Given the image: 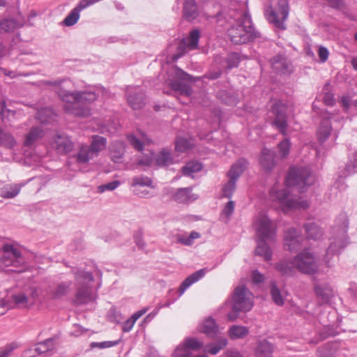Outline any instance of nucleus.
<instances>
[{
  "mask_svg": "<svg viewBox=\"0 0 357 357\" xmlns=\"http://www.w3.org/2000/svg\"><path fill=\"white\" fill-rule=\"evenodd\" d=\"M46 84L56 86L55 92L59 98L65 102L63 109L66 113L77 117H88L91 115L89 105L98 98L95 91H70L66 87L70 85L71 82L65 79L47 81Z\"/></svg>",
  "mask_w": 357,
  "mask_h": 357,
  "instance_id": "f257e3e1",
  "label": "nucleus"
},
{
  "mask_svg": "<svg viewBox=\"0 0 357 357\" xmlns=\"http://www.w3.org/2000/svg\"><path fill=\"white\" fill-rule=\"evenodd\" d=\"M271 110L275 116L271 123L272 125L284 137H287L288 135L289 124L287 122L288 116L286 105L282 102L278 101L273 105ZM291 145L290 139L288 137H285L278 144V148L282 158H285L289 155Z\"/></svg>",
  "mask_w": 357,
  "mask_h": 357,
  "instance_id": "f03ea898",
  "label": "nucleus"
},
{
  "mask_svg": "<svg viewBox=\"0 0 357 357\" xmlns=\"http://www.w3.org/2000/svg\"><path fill=\"white\" fill-rule=\"evenodd\" d=\"M72 273L75 275V280L77 285L75 303L77 305L87 304L96 300V295L93 294L91 287L88 282H93L94 278L91 273L84 270L73 268Z\"/></svg>",
  "mask_w": 357,
  "mask_h": 357,
  "instance_id": "7ed1b4c3",
  "label": "nucleus"
},
{
  "mask_svg": "<svg viewBox=\"0 0 357 357\" xmlns=\"http://www.w3.org/2000/svg\"><path fill=\"white\" fill-rule=\"evenodd\" d=\"M227 36L235 45H242L261 38V33L253 26L251 17L242 22L233 24L227 30Z\"/></svg>",
  "mask_w": 357,
  "mask_h": 357,
  "instance_id": "20e7f679",
  "label": "nucleus"
},
{
  "mask_svg": "<svg viewBox=\"0 0 357 357\" xmlns=\"http://www.w3.org/2000/svg\"><path fill=\"white\" fill-rule=\"evenodd\" d=\"M252 294L244 285L238 286L235 288L232 298L231 312L227 314L229 321H235L238 317L239 312L250 311L252 306Z\"/></svg>",
  "mask_w": 357,
  "mask_h": 357,
  "instance_id": "39448f33",
  "label": "nucleus"
},
{
  "mask_svg": "<svg viewBox=\"0 0 357 357\" xmlns=\"http://www.w3.org/2000/svg\"><path fill=\"white\" fill-rule=\"evenodd\" d=\"M270 195L273 200H276L280 204L284 212L291 209H306L309 207L307 201L301 199L300 197H289L288 189L279 190L276 187H273L271 190Z\"/></svg>",
  "mask_w": 357,
  "mask_h": 357,
  "instance_id": "423d86ee",
  "label": "nucleus"
},
{
  "mask_svg": "<svg viewBox=\"0 0 357 357\" xmlns=\"http://www.w3.org/2000/svg\"><path fill=\"white\" fill-rule=\"evenodd\" d=\"M314 181V177L308 168L292 167L287 175L286 184L287 187L296 188L300 192H303Z\"/></svg>",
  "mask_w": 357,
  "mask_h": 357,
  "instance_id": "0eeeda50",
  "label": "nucleus"
},
{
  "mask_svg": "<svg viewBox=\"0 0 357 357\" xmlns=\"http://www.w3.org/2000/svg\"><path fill=\"white\" fill-rule=\"evenodd\" d=\"M0 255L1 266L18 268L24 264L21 252L11 244H4L1 249Z\"/></svg>",
  "mask_w": 357,
  "mask_h": 357,
  "instance_id": "6e6552de",
  "label": "nucleus"
},
{
  "mask_svg": "<svg viewBox=\"0 0 357 357\" xmlns=\"http://www.w3.org/2000/svg\"><path fill=\"white\" fill-rule=\"evenodd\" d=\"M199 77H195L180 68H176L174 79L171 81L172 89L180 95L190 97L192 93L191 86L184 82H195Z\"/></svg>",
  "mask_w": 357,
  "mask_h": 357,
  "instance_id": "1a4fd4ad",
  "label": "nucleus"
},
{
  "mask_svg": "<svg viewBox=\"0 0 357 357\" xmlns=\"http://www.w3.org/2000/svg\"><path fill=\"white\" fill-rule=\"evenodd\" d=\"M278 11L273 10L271 6H270L269 10H266L267 20L269 22L273 24L276 28L284 30L286 29L284 22L287 19L289 12L288 0H278Z\"/></svg>",
  "mask_w": 357,
  "mask_h": 357,
  "instance_id": "9d476101",
  "label": "nucleus"
},
{
  "mask_svg": "<svg viewBox=\"0 0 357 357\" xmlns=\"http://www.w3.org/2000/svg\"><path fill=\"white\" fill-rule=\"evenodd\" d=\"M255 227L258 238L274 240L276 233L275 225L266 214L260 213L257 216Z\"/></svg>",
  "mask_w": 357,
  "mask_h": 357,
  "instance_id": "9b49d317",
  "label": "nucleus"
},
{
  "mask_svg": "<svg viewBox=\"0 0 357 357\" xmlns=\"http://www.w3.org/2000/svg\"><path fill=\"white\" fill-rule=\"evenodd\" d=\"M294 259L296 268L303 273L313 275L318 270V264L314 255L307 250H303Z\"/></svg>",
  "mask_w": 357,
  "mask_h": 357,
  "instance_id": "f8f14e48",
  "label": "nucleus"
},
{
  "mask_svg": "<svg viewBox=\"0 0 357 357\" xmlns=\"http://www.w3.org/2000/svg\"><path fill=\"white\" fill-rule=\"evenodd\" d=\"M126 96L128 105L133 109H139L145 105V94L139 86H128L126 89Z\"/></svg>",
  "mask_w": 357,
  "mask_h": 357,
  "instance_id": "ddd939ff",
  "label": "nucleus"
},
{
  "mask_svg": "<svg viewBox=\"0 0 357 357\" xmlns=\"http://www.w3.org/2000/svg\"><path fill=\"white\" fill-rule=\"evenodd\" d=\"M284 241L285 249L290 252H296L301 248L303 238L300 231L291 227L285 231Z\"/></svg>",
  "mask_w": 357,
  "mask_h": 357,
  "instance_id": "4468645a",
  "label": "nucleus"
},
{
  "mask_svg": "<svg viewBox=\"0 0 357 357\" xmlns=\"http://www.w3.org/2000/svg\"><path fill=\"white\" fill-rule=\"evenodd\" d=\"M247 17H251L250 14L243 8L236 7L235 5H232L227 12L218 13L216 15L218 22H220L221 18H225L227 22L233 20L234 24L242 22Z\"/></svg>",
  "mask_w": 357,
  "mask_h": 357,
  "instance_id": "2eb2a0df",
  "label": "nucleus"
},
{
  "mask_svg": "<svg viewBox=\"0 0 357 357\" xmlns=\"http://www.w3.org/2000/svg\"><path fill=\"white\" fill-rule=\"evenodd\" d=\"M52 146L59 154L62 155L71 151L74 144L67 135L56 134L54 137Z\"/></svg>",
  "mask_w": 357,
  "mask_h": 357,
  "instance_id": "dca6fc26",
  "label": "nucleus"
},
{
  "mask_svg": "<svg viewBox=\"0 0 357 357\" xmlns=\"http://www.w3.org/2000/svg\"><path fill=\"white\" fill-rule=\"evenodd\" d=\"M272 68L278 75H289L292 72L291 62L282 55L273 58Z\"/></svg>",
  "mask_w": 357,
  "mask_h": 357,
  "instance_id": "f3484780",
  "label": "nucleus"
},
{
  "mask_svg": "<svg viewBox=\"0 0 357 357\" xmlns=\"http://www.w3.org/2000/svg\"><path fill=\"white\" fill-rule=\"evenodd\" d=\"M176 2L183 4V17L186 20L190 22L199 16V11L195 0H176Z\"/></svg>",
  "mask_w": 357,
  "mask_h": 357,
  "instance_id": "a211bd4d",
  "label": "nucleus"
},
{
  "mask_svg": "<svg viewBox=\"0 0 357 357\" xmlns=\"http://www.w3.org/2000/svg\"><path fill=\"white\" fill-rule=\"evenodd\" d=\"M314 293L319 301L321 303H328L333 296V291L331 285L326 282L315 284L314 287Z\"/></svg>",
  "mask_w": 357,
  "mask_h": 357,
  "instance_id": "6ab92c4d",
  "label": "nucleus"
},
{
  "mask_svg": "<svg viewBox=\"0 0 357 357\" xmlns=\"http://www.w3.org/2000/svg\"><path fill=\"white\" fill-rule=\"evenodd\" d=\"M126 151V144L123 141H113L109 145L111 160L115 163H120Z\"/></svg>",
  "mask_w": 357,
  "mask_h": 357,
  "instance_id": "aec40b11",
  "label": "nucleus"
},
{
  "mask_svg": "<svg viewBox=\"0 0 357 357\" xmlns=\"http://www.w3.org/2000/svg\"><path fill=\"white\" fill-rule=\"evenodd\" d=\"M259 163L261 167L266 172L271 171L275 165V152L271 149L264 147L261 150Z\"/></svg>",
  "mask_w": 357,
  "mask_h": 357,
  "instance_id": "412c9836",
  "label": "nucleus"
},
{
  "mask_svg": "<svg viewBox=\"0 0 357 357\" xmlns=\"http://www.w3.org/2000/svg\"><path fill=\"white\" fill-rule=\"evenodd\" d=\"M347 245V240L345 238H342L331 243L330 246L326 250V253L324 257L325 263L328 266H330L331 256L338 255L341 250L344 249Z\"/></svg>",
  "mask_w": 357,
  "mask_h": 357,
  "instance_id": "4be33fe9",
  "label": "nucleus"
},
{
  "mask_svg": "<svg viewBox=\"0 0 357 357\" xmlns=\"http://www.w3.org/2000/svg\"><path fill=\"white\" fill-rule=\"evenodd\" d=\"M331 119V114H328L326 116H323L320 126L317 130V138L320 144H323L328 138L331 133V125L330 119Z\"/></svg>",
  "mask_w": 357,
  "mask_h": 357,
  "instance_id": "5701e85b",
  "label": "nucleus"
},
{
  "mask_svg": "<svg viewBox=\"0 0 357 357\" xmlns=\"http://www.w3.org/2000/svg\"><path fill=\"white\" fill-rule=\"evenodd\" d=\"M206 273V269L202 268L195 271L188 278H186L181 284L178 289L179 296H181L185 292V291L192 284L202 278L205 275Z\"/></svg>",
  "mask_w": 357,
  "mask_h": 357,
  "instance_id": "b1692460",
  "label": "nucleus"
},
{
  "mask_svg": "<svg viewBox=\"0 0 357 357\" xmlns=\"http://www.w3.org/2000/svg\"><path fill=\"white\" fill-rule=\"evenodd\" d=\"M173 199L178 203H188L197 199V196L192 193L191 188H181L172 194Z\"/></svg>",
  "mask_w": 357,
  "mask_h": 357,
  "instance_id": "393cba45",
  "label": "nucleus"
},
{
  "mask_svg": "<svg viewBox=\"0 0 357 357\" xmlns=\"http://www.w3.org/2000/svg\"><path fill=\"white\" fill-rule=\"evenodd\" d=\"M200 332L206 334L208 337L214 338L218 333V327L212 318H208L198 327Z\"/></svg>",
  "mask_w": 357,
  "mask_h": 357,
  "instance_id": "a878e982",
  "label": "nucleus"
},
{
  "mask_svg": "<svg viewBox=\"0 0 357 357\" xmlns=\"http://www.w3.org/2000/svg\"><path fill=\"white\" fill-rule=\"evenodd\" d=\"M72 282L70 281L61 282L59 283L50 292V298L57 300L66 296L70 289Z\"/></svg>",
  "mask_w": 357,
  "mask_h": 357,
  "instance_id": "bb28decb",
  "label": "nucleus"
},
{
  "mask_svg": "<svg viewBox=\"0 0 357 357\" xmlns=\"http://www.w3.org/2000/svg\"><path fill=\"white\" fill-rule=\"evenodd\" d=\"M248 162L245 158H240L234 163L228 172L229 178L238 181V178L245 170Z\"/></svg>",
  "mask_w": 357,
  "mask_h": 357,
  "instance_id": "cd10ccee",
  "label": "nucleus"
},
{
  "mask_svg": "<svg viewBox=\"0 0 357 357\" xmlns=\"http://www.w3.org/2000/svg\"><path fill=\"white\" fill-rule=\"evenodd\" d=\"M274 346L266 340L259 341L256 348V357H273Z\"/></svg>",
  "mask_w": 357,
  "mask_h": 357,
  "instance_id": "c85d7f7f",
  "label": "nucleus"
},
{
  "mask_svg": "<svg viewBox=\"0 0 357 357\" xmlns=\"http://www.w3.org/2000/svg\"><path fill=\"white\" fill-rule=\"evenodd\" d=\"M307 238L314 241L319 240L324 234L323 229L315 222H309L304 225Z\"/></svg>",
  "mask_w": 357,
  "mask_h": 357,
  "instance_id": "c756f323",
  "label": "nucleus"
},
{
  "mask_svg": "<svg viewBox=\"0 0 357 357\" xmlns=\"http://www.w3.org/2000/svg\"><path fill=\"white\" fill-rule=\"evenodd\" d=\"M107 143V139L105 137L99 135H93L89 147L93 155L96 157L101 151L106 148Z\"/></svg>",
  "mask_w": 357,
  "mask_h": 357,
  "instance_id": "7c9ffc66",
  "label": "nucleus"
},
{
  "mask_svg": "<svg viewBox=\"0 0 357 357\" xmlns=\"http://www.w3.org/2000/svg\"><path fill=\"white\" fill-rule=\"evenodd\" d=\"M275 268L282 275L291 276L294 274L296 268L294 259L291 261L282 260L275 264Z\"/></svg>",
  "mask_w": 357,
  "mask_h": 357,
  "instance_id": "2f4dec72",
  "label": "nucleus"
},
{
  "mask_svg": "<svg viewBox=\"0 0 357 357\" xmlns=\"http://www.w3.org/2000/svg\"><path fill=\"white\" fill-rule=\"evenodd\" d=\"M267 239L258 238L257 246L255 249V254L264 257L265 261H270L272 259V252L266 242Z\"/></svg>",
  "mask_w": 357,
  "mask_h": 357,
  "instance_id": "473e14b6",
  "label": "nucleus"
},
{
  "mask_svg": "<svg viewBox=\"0 0 357 357\" xmlns=\"http://www.w3.org/2000/svg\"><path fill=\"white\" fill-rule=\"evenodd\" d=\"M85 9L79 1L75 8H74L70 13L63 20V24L66 26H71L75 24L80 17V12Z\"/></svg>",
  "mask_w": 357,
  "mask_h": 357,
  "instance_id": "72a5a7b5",
  "label": "nucleus"
},
{
  "mask_svg": "<svg viewBox=\"0 0 357 357\" xmlns=\"http://www.w3.org/2000/svg\"><path fill=\"white\" fill-rule=\"evenodd\" d=\"M75 158L78 163L86 164L90 160L95 158V156L90 150L89 145L82 144L77 153L75 155Z\"/></svg>",
  "mask_w": 357,
  "mask_h": 357,
  "instance_id": "f704fd0d",
  "label": "nucleus"
},
{
  "mask_svg": "<svg viewBox=\"0 0 357 357\" xmlns=\"http://www.w3.org/2000/svg\"><path fill=\"white\" fill-rule=\"evenodd\" d=\"M22 184H9L0 190V196L5 199H11L17 196L22 187Z\"/></svg>",
  "mask_w": 357,
  "mask_h": 357,
  "instance_id": "c9c22d12",
  "label": "nucleus"
},
{
  "mask_svg": "<svg viewBox=\"0 0 357 357\" xmlns=\"http://www.w3.org/2000/svg\"><path fill=\"white\" fill-rule=\"evenodd\" d=\"M229 336L232 340L243 339L249 333V328L247 326L233 325L229 329Z\"/></svg>",
  "mask_w": 357,
  "mask_h": 357,
  "instance_id": "e433bc0d",
  "label": "nucleus"
},
{
  "mask_svg": "<svg viewBox=\"0 0 357 357\" xmlns=\"http://www.w3.org/2000/svg\"><path fill=\"white\" fill-rule=\"evenodd\" d=\"M43 136V130L40 127L32 128L26 135L24 144L25 146H31L41 138Z\"/></svg>",
  "mask_w": 357,
  "mask_h": 357,
  "instance_id": "4c0bfd02",
  "label": "nucleus"
},
{
  "mask_svg": "<svg viewBox=\"0 0 357 357\" xmlns=\"http://www.w3.org/2000/svg\"><path fill=\"white\" fill-rule=\"evenodd\" d=\"M155 163L158 166H167L173 164L174 159L170 151L167 149H162L155 158Z\"/></svg>",
  "mask_w": 357,
  "mask_h": 357,
  "instance_id": "58836bf2",
  "label": "nucleus"
},
{
  "mask_svg": "<svg viewBox=\"0 0 357 357\" xmlns=\"http://www.w3.org/2000/svg\"><path fill=\"white\" fill-rule=\"evenodd\" d=\"M16 144V140L10 132L2 129L0 135V146L11 149Z\"/></svg>",
  "mask_w": 357,
  "mask_h": 357,
  "instance_id": "ea45409f",
  "label": "nucleus"
},
{
  "mask_svg": "<svg viewBox=\"0 0 357 357\" xmlns=\"http://www.w3.org/2000/svg\"><path fill=\"white\" fill-rule=\"evenodd\" d=\"M22 26V24L18 23L15 19L6 18L0 20V32H11Z\"/></svg>",
  "mask_w": 357,
  "mask_h": 357,
  "instance_id": "a19ab883",
  "label": "nucleus"
},
{
  "mask_svg": "<svg viewBox=\"0 0 357 357\" xmlns=\"http://www.w3.org/2000/svg\"><path fill=\"white\" fill-rule=\"evenodd\" d=\"M29 293L26 296L29 298V303L31 305L35 304L36 302L43 303L47 301V298L41 296L42 291L37 287H31Z\"/></svg>",
  "mask_w": 357,
  "mask_h": 357,
  "instance_id": "79ce46f5",
  "label": "nucleus"
},
{
  "mask_svg": "<svg viewBox=\"0 0 357 357\" xmlns=\"http://www.w3.org/2000/svg\"><path fill=\"white\" fill-rule=\"evenodd\" d=\"M271 296L273 301L278 306H282L284 303V298L281 294L280 289L278 287L276 282L272 281L271 282Z\"/></svg>",
  "mask_w": 357,
  "mask_h": 357,
  "instance_id": "37998d69",
  "label": "nucleus"
},
{
  "mask_svg": "<svg viewBox=\"0 0 357 357\" xmlns=\"http://www.w3.org/2000/svg\"><path fill=\"white\" fill-rule=\"evenodd\" d=\"M202 165L197 161H190L182 167V173L184 176H192V174L201 171Z\"/></svg>",
  "mask_w": 357,
  "mask_h": 357,
  "instance_id": "c03bdc74",
  "label": "nucleus"
},
{
  "mask_svg": "<svg viewBox=\"0 0 357 357\" xmlns=\"http://www.w3.org/2000/svg\"><path fill=\"white\" fill-rule=\"evenodd\" d=\"M54 349V340L52 338L47 339L38 343L35 347V351L38 354H45Z\"/></svg>",
  "mask_w": 357,
  "mask_h": 357,
  "instance_id": "a18cd8bd",
  "label": "nucleus"
},
{
  "mask_svg": "<svg viewBox=\"0 0 357 357\" xmlns=\"http://www.w3.org/2000/svg\"><path fill=\"white\" fill-rule=\"evenodd\" d=\"M227 343L228 342L226 338H222L215 344H211L207 345L205 348V351L211 355H215L221 349L225 348Z\"/></svg>",
  "mask_w": 357,
  "mask_h": 357,
  "instance_id": "49530a36",
  "label": "nucleus"
},
{
  "mask_svg": "<svg viewBox=\"0 0 357 357\" xmlns=\"http://www.w3.org/2000/svg\"><path fill=\"white\" fill-rule=\"evenodd\" d=\"M241 61V56L238 52H231L228 54L225 59L227 63V68L231 70L237 68Z\"/></svg>",
  "mask_w": 357,
  "mask_h": 357,
  "instance_id": "de8ad7c7",
  "label": "nucleus"
},
{
  "mask_svg": "<svg viewBox=\"0 0 357 357\" xmlns=\"http://www.w3.org/2000/svg\"><path fill=\"white\" fill-rule=\"evenodd\" d=\"M236 181L229 178V180L225 184L222 189V196L228 199H231L234 191L236 190Z\"/></svg>",
  "mask_w": 357,
  "mask_h": 357,
  "instance_id": "09e8293b",
  "label": "nucleus"
},
{
  "mask_svg": "<svg viewBox=\"0 0 357 357\" xmlns=\"http://www.w3.org/2000/svg\"><path fill=\"white\" fill-rule=\"evenodd\" d=\"M200 33L197 29L190 31L189 36L185 41L187 46L190 50H195L198 46Z\"/></svg>",
  "mask_w": 357,
  "mask_h": 357,
  "instance_id": "8fccbe9b",
  "label": "nucleus"
},
{
  "mask_svg": "<svg viewBox=\"0 0 357 357\" xmlns=\"http://www.w3.org/2000/svg\"><path fill=\"white\" fill-rule=\"evenodd\" d=\"M357 172V149L353 154L350 161L346 165L344 175L347 176Z\"/></svg>",
  "mask_w": 357,
  "mask_h": 357,
  "instance_id": "3c124183",
  "label": "nucleus"
},
{
  "mask_svg": "<svg viewBox=\"0 0 357 357\" xmlns=\"http://www.w3.org/2000/svg\"><path fill=\"white\" fill-rule=\"evenodd\" d=\"M183 344L190 351H197L204 347V342L195 337L186 338Z\"/></svg>",
  "mask_w": 357,
  "mask_h": 357,
  "instance_id": "603ef678",
  "label": "nucleus"
},
{
  "mask_svg": "<svg viewBox=\"0 0 357 357\" xmlns=\"http://www.w3.org/2000/svg\"><path fill=\"white\" fill-rule=\"evenodd\" d=\"M12 299L18 307H26L30 306L28 296L24 293L13 295Z\"/></svg>",
  "mask_w": 357,
  "mask_h": 357,
  "instance_id": "864d4df0",
  "label": "nucleus"
},
{
  "mask_svg": "<svg viewBox=\"0 0 357 357\" xmlns=\"http://www.w3.org/2000/svg\"><path fill=\"white\" fill-rule=\"evenodd\" d=\"M153 181L147 176H136L132 178L133 186L152 187Z\"/></svg>",
  "mask_w": 357,
  "mask_h": 357,
  "instance_id": "5fc2aeb1",
  "label": "nucleus"
},
{
  "mask_svg": "<svg viewBox=\"0 0 357 357\" xmlns=\"http://www.w3.org/2000/svg\"><path fill=\"white\" fill-rule=\"evenodd\" d=\"M0 115L2 121H5L6 119H9L10 116H13L15 114V111L9 109L6 107V102L5 100H1L0 102Z\"/></svg>",
  "mask_w": 357,
  "mask_h": 357,
  "instance_id": "6e6d98bb",
  "label": "nucleus"
},
{
  "mask_svg": "<svg viewBox=\"0 0 357 357\" xmlns=\"http://www.w3.org/2000/svg\"><path fill=\"white\" fill-rule=\"evenodd\" d=\"M190 147L189 141L183 137H179L176 139L175 143V149L178 152H185Z\"/></svg>",
  "mask_w": 357,
  "mask_h": 357,
  "instance_id": "4d7b16f0",
  "label": "nucleus"
},
{
  "mask_svg": "<svg viewBox=\"0 0 357 357\" xmlns=\"http://www.w3.org/2000/svg\"><path fill=\"white\" fill-rule=\"evenodd\" d=\"M18 347L16 342H12L0 348V357H10L12 352Z\"/></svg>",
  "mask_w": 357,
  "mask_h": 357,
  "instance_id": "13d9d810",
  "label": "nucleus"
},
{
  "mask_svg": "<svg viewBox=\"0 0 357 357\" xmlns=\"http://www.w3.org/2000/svg\"><path fill=\"white\" fill-rule=\"evenodd\" d=\"M173 356L174 357H190L191 352L186 347V346L183 344L182 345L176 347V349L174 350Z\"/></svg>",
  "mask_w": 357,
  "mask_h": 357,
  "instance_id": "bf43d9fd",
  "label": "nucleus"
},
{
  "mask_svg": "<svg viewBox=\"0 0 357 357\" xmlns=\"http://www.w3.org/2000/svg\"><path fill=\"white\" fill-rule=\"evenodd\" d=\"M120 184V182L119 181H114L109 183H107L106 184H103L101 185H99L98 187V192L99 193H102L105 192L106 190H115Z\"/></svg>",
  "mask_w": 357,
  "mask_h": 357,
  "instance_id": "052dcab7",
  "label": "nucleus"
},
{
  "mask_svg": "<svg viewBox=\"0 0 357 357\" xmlns=\"http://www.w3.org/2000/svg\"><path fill=\"white\" fill-rule=\"evenodd\" d=\"M319 357H335L334 351L331 348L329 345H324L320 347L317 349Z\"/></svg>",
  "mask_w": 357,
  "mask_h": 357,
  "instance_id": "680f3d73",
  "label": "nucleus"
},
{
  "mask_svg": "<svg viewBox=\"0 0 357 357\" xmlns=\"http://www.w3.org/2000/svg\"><path fill=\"white\" fill-rule=\"evenodd\" d=\"M128 141L129 143L137 151H142L144 149L143 143L135 136L130 135L128 136Z\"/></svg>",
  "mask_w": 357,
  "mask_h": 357,
  "instance_id": "e2e57ef3",
  "label": "nucleus"
},
{
  "mask_svg": "<svg viewBox=\"0 0 357 357\" xmlns=\"http://www.w3.org/2000/svg\"><path fill=\"white\" fill-rule=\"evenodd\" d=\"M119 341H105L102 342H91L90 344L91 348H100V349H104V348H108L114 347L116 344H118Z\"/></svg>",
  "mask_w": 357,
  "mask_h": 357,
  "instance_id": "0e129e2a",
  "label": "nucleus"
},
{
  "mask_svg": "<svg viewBox=\"0 0 357 357\" xmlns=\"http://www.w3.org/2000/svg\"><path fill=\"white\" fill-rule=\"evenodd\" d=\"M235 204L233 201H229L226 205L225 206L222 210V214L225 215L227 218H230V216L233 214L234 211Z\"/></svg>",
  "mask_w": 357,
  "mask_h": 357,
  "instance_id": "69168bd1",
  "label": "nucleus"
},
{
  "mask_svg": "<svg viewBox=\"0 0 357 357\" xmlns=\"http://www.w3.org/2000/svg\"><path fill=\"white\" fill-rule=\"evenodd\" d=\"M318 55L320 62L324 63L328 58L329 52L326 47L320 46L318 49Z\"/></svg>",
  "mask_w": 357,
  "mask_h": 357,
  "instance_id": "338daca9",
  "label": "nucleus"
},
{
  "mask_svg": "<svg viewBox=\"0 0 357 357\" xmlns=\"http://www.w3.org/2000/svg\"><path fill=\"white\" fill-rule=\"evenodd\" d=\"M323 101L327 106H333L335 103L334 95L330 92H326L324 94Z\"/></svg>",
  "mask_w": 357,
  "mask_h": 357,
  "instance_id": "774afa93",
  "label": "nucleus"
}]
</instances>
